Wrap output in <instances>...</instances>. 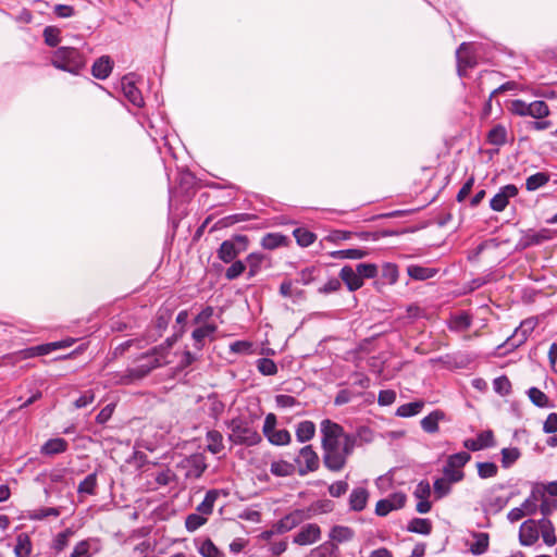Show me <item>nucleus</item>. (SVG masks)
<instances>
[{"label":"nucleus","mask_w":557,"mask_h":557,"mask_svg":"<svg viewBox=\"0 0 557 557\" xmlns=\"http://www.w3.org/2000/svg\"><path fill=\"white\" fill-rule=\"evenodd\" d=\"M322 460L324 467L332 472H341L356 445V436L345 433L342 425L330 419L320 424Z\"/></svg>","instance_id":"nucleus-1"},{"label":"nucleus","mask_w":557,"mask_h":557,"mask_svg":"<svg viewBox=\"0 0 557 557\" xmlns=\"http://www.w3.org/2000/svg\"><path fill=\"white\" fill-rule=\"evenodd\" d=\"M140 360H146V362L140 363L136 368L127 369L124 373L116 375V383L129 385L136 381L143 380L152 370L169 363L164 357L153 354V349L150 352L143 355Z\"/></svg>","instance_id":"nucleus-2"},{"label":"nucleus","mask_w":557,"mask_h":557,"mask_svg":"<svg viewBox=\"0 0 557 557\" xmlns=\"http://www.w3.org/2000/svg\"><path fill=\"white\" fill-rule=\"evenodd\" d=\"M228 441L235 445L255 446L261 441L252 422L245 418H234L227 423Z\"/></svg>","instance_id":"nucleus-3"},{"label":"nucleus","mask_w":557,"mask_h":557,"mask_svg":"<svg viewBox=\"0 0 557 557\" xmlns=\"http://www.w3.org/2000/svg\"><path fill=\"white\" fill-rule=\"evenodd\" d=\"M51 63L54 67L72 74H77L85 66L84 57L72 47L57 49L52 54Z\"/></svg>","instance_id":"nucleus-4"},{"label":"nucleus","mask_w":557,"mask_h":557,"mask_svg":"<svg viewBox=\"0 0 557 557\" xmlns=\"http://www.w3.org/2000/svg\"><path fill=\"white\" fill-rule=\"evenodd\" d=\"M295 467H298L299 475H306L314 472L320 467V458L311 445L300 448L298 455L294 459Z\"/></svg>","instance_id":"nucleus-5"},{"label":"nucleus","mask_w":557,"mask_h":557,"mask_svg":"<svg viewBox=\"0 0 557 557\" xmlns=\"http://www.w3.org/2000/svg\"><path fill=\"white\" fill-rule=\"evenodd\" d=\"M276 417L274 413H268L263 423V434L268 438V441L276 446L287 445L292 441L290 433L285 430H276Z\"/></svg>","instance_id":"nucleus-6"},{"label":"nucleus","mask_w":557,"mask_h":557,"mask_svg":"<svg viewBox=\"0 0 557 557\" xmlns=\"http://www.w3.org/2000/svg\"><path fill=\"white\" fill-rule=\"evenodd\" d=\"M247 243V237L243 235L224 240L218 250V256L225 263L232 262L242 251L246 250Z\"/></svg>","instance_id":"nucleus-7"},{"label":"nucleus","mask_w":557,"mask_h":557,"mask_svg":"<svg viewBox=\"0 0 557 557\" xmlns=\"http://www.w3.org/2000/svg\"><path fill=\"white\" fill-rule=\"evenodd\" d=\"M312 517L310 509H295L275 523L277 534L286 533Z\"/></svg>","instance_id":"nucleus-8"},{"label":"nucleus","mask_w":557,"mask_h":557,"mask_svg":"<svg viewBox=\"0 0 557 557\" xmlns=\"http://www.w3.org/2000/svg\"><path fill=\"white\" fill-rule=\"evenodd\" d=\"M407 500L406 494L401 492L394 493L387 498L380 499L375 505V513L380 517L387 516L393 510L401 509Z\"/></svg>","instance_id":"nucleus-9"},{"label":"nucleus","mask_w":557,"mask_h":557,"mask_svg":"<svg viewBox=\"0 0 557 557\" xmlns=\"http://www.w3.org/2000/svg\"><path fill=\"white\" fill-rule=\"evenodd\" d=\"M456 58L457 71L460 77L467 74L468 69H472L476 65V58L472 51V47L470 44H461L456 51Z\"/></svg>","instance_id":"nucleus-10"},{"label":"nucleus","mask_w":557,"mask_h":557,"mask_svg":"<svg viewBox=\"0 0 557 557\" xmlns=\"http://www.w3.org/2000/svg\"><path fill=\"white\" fill-rule=\"evenodd\" d=\"M321 534V528L317 523H307L294 535L293 543L300 546L312 545L320 541Z\"/></svg>","instance_id":"nucleus-11"},{"label":"nucleus","mask_w":557,"mask_h":557,"mask_svg":"<svg viewBox=\"0 0 557 557\" xmlns=\"http://www.w3.org/2000/svg\"><path fill=\"white\" fill-rule=\"evenodd\" d=\"M540 537L539 520L529 519L520 525L519 542L522 546H532Z\"/></svg>","instance_id":"nucleus-12"},{"label":"nucleus","mask_w":557,"mask_h":557,"mask_svg":"<svg viewBox=\"0 0 557 557\" xmlns=\"http://www.w3.org/2000/svg\"><path fill=\"white\" fill-rule=\"evenodd\" d=\"M518 195V188L513 184L503 186L499 191L491 199V209L496 212H502L507 207L509 199Z\"/></svg>","instance_id":"nucleus-13"},{"label":"nucleus","mask_w":557,"mask_h":557,"mask_svg":"<svg viewBox=\"0 0 557 557\" xmlns=\"http://www.w3.org/2000/svg\"><path fill=\"white\" fill-rule=\"evenodd\" d=\"M550 237L552 236H550L549 230L543 228L539 232H534V231L530 230L523 234V236L520 239L519 245L522 248H528L530 246L540 245L543 242L550 239Z\"/></svg>","instance_id":"nucleus-14"},{"label":"nucleus","mask_w":557,"mask_h":557,"mask_svg":"<svg viewBox=\"0 0 557 557\" xmlns=\"http://www.w3.org/2000/svg\"><path fill=\"white\" fill-rule=\"evenodd\" d=\"M537 324V321L534 319H527L520 323V325L516 329L512 335V345L519 346L527 341L529 335L533 332Z\"/></svg>","instance_id":"nucleus-15"},{"label":"nucleus","mask_w":557,"mask_h":557,"mask_svg":"<svg viewBox=\"0 0 557 557\" xmlns=\"http://www.w3.org/2000/svg\"><path fill=\"white\" fill-rule=\"evenodd\" d=\"M59 346L60 344L57 343L42 344L35 347L23 349L18 351L15 357L20 356L21 359H28L37 356H45L53 350L59 349Z\"/></svg>","instance_id":"nucleus-16"},{"label":"nucleus","mask_w":557,"mask_h":557,"mask_svg":"<svg viewBox=\"0 0 557 557\" xmlns=\"http://www.w3.org/2000/svg\"><path fill=\"white\" fill-rule=\"evenodd\" d=\"M122 89L125 98L134 106L141 107L144 104L141 92L135 86L134 82L126 76L122 79Z\"/></svg>","instance_id":"nucleus-17"},{"label":"nucleus","mask_w":557,"mask_h":557,"mask_svg":"<svg viewBox=\"0 0 557 557\" xmlns=\"http://www.w3.org/2000/svg\"><path fill=\"white\" fill-rule=\"evenodd\" d=\"M339 277L347 285L350 292H355L363 285V281L360 278V275L357 274V272L349 265L342 268Z\"/></svg>","instance_id":"nucleus-18"},{"label":"nucleus","mask_w":557,"mask_h":557,"mask_svg":"<svg viewBox=\"0 0 557 557\" xmlns=\"http://www.w3.org/2000/svg\"><path fill=\"white\" fill-rule=\"evenodd\" d=\"M369 499V492L364 487H356L349 495V506L354 511H361L366 508Z\"/></svg>","instance_id":"nucleus-19"},{"label":"nucleus","mask_w":557,"mask_h":557,"mask_svg":"<svg viewBox=\"0 0 557 557\" xmlns=\"http://www.w3.org/2000/svg\"><path fill=\"white\" fill-rule=\"evenodd\" d=\"M112 72V61L110 57L102 55L95 61L91 67L92 75L98 79H106Z\"/></svg>","instance_id":"nucleus-20"},{"label":"nucleus","mask_w":557,"mask_h":557,"mask_svg":"<svg viewBox=\"0 0 557 557\" xmlns=\"http://www.w3.org/2000/svg\"><path fill=\"white\" fill-rule=\"evenodd\" d=\"M216 331V326L214 324H205L196 330H194L191 337L194 339V346L196 349L200 350L205 346V339L207 337L212 338L213 334Z\"/></svg>","instance_id":"nucleus-21"},{"label":"nucleus","mask_w":557,"mask_h":557,"mask_svg":"<svg viewBox=\"0 0 557 557\" xmlns=\"http://www.w3.org/2000/svg\"><path fill=\"white\" fill-rule=\"evenodd\" d=\"M472 323V317L467 312L453 314L448 321V327L454 332H465Z\"/></svg>","instance_id":"nucleus-22"},{"label":"nucleus","mask_w":557,"mask_h":557,"mask_svg":"<svg viewBox=\"0 0 557 557\" xmlns=\"http://www.w3.org/2000/svg\"><path fill=\"white\" fill-rule=\"evenodd\" d=\"M355 532L349 527L345 525H335L331 529L329 537L332 543H335L336 545L338 543H345L349 542L354 539Z\"/></svg>","instance_id":"nucleus-23"},{"label":"nucleus","mask_w":557,"mask_h":557,"mask_svg":"<svg viewBox=\"0 0 557 557\" xmlns=\"http://www.w3.org/2000/svg\"><path fill=\"white\" fill-rule=\"evenodd\" d=\"M295 433L299 443H307L315 435V424L309 420L301 421L296 425Z\"/></svg>","instance_id":"nucleus-24"},{"label":"nucleus","mask_w":557,"mask_h":557,"mask_svg":"<svg viewBox=\"0 0 557 557\" xmlns=\"http://www.w3.org/2000/svg\"><path fill=\"white\" fill-rule=\"evenodd\" d=\"M540 533L544 543L548 546H553L557 543V537L555 534V528L553 522L547 518H542L539 520Z\"/></svg>","instance_id":"nucleus-25"},{"label":"nucleus","mask_w":557,"mask_h":557,"mask_svg":"<svg viewBox=\"0 0 557 557\" xmlns=\"http://www.w3.org/2000/svg\"><path fill=\"white\" fill-rule=\"evenodd\" d=\"M308 557H342L338 546L332 542H324L313 548Z\"/></svg>","instance_id":"nucleus-26"},{"label":"nucleus","mask_w":557,"mask_h":557,"mask_svg":"<svg viewBox=\"0 0 557 557\" xmlns=\"http://www.w3.org/2000/svg\"><path fill=\"white\" fill-rule=\"evenodd\" d=\"M67 442L64 438H51L41 447V454L47 456L62 454L67 449Z\"/></svg>","instance_id":"nucleus-27"},{"label":"nucleus","mask_w":557,"mask_h":557,"mask_svg":"<svg viewBox=\"0 0 557 557\" xmlns=\"http://www.w3.org/2000/svg\"><path fill=\"white\" fill-rule=\"evenodd\" d=\"M445 417L441 410H434L421 420V428L426 433H435L438 431V422Z\"/></svg>","instance_id":"nucleus-28"},{"label":"nucleus","mask_w":557,"mask_h":557,"mask_svg":"<svg viewBox=\"0 0 557 557\" xmlns=\"http://www.w3.org/2000/svg\"><path fill=\"white\" fill-rule=\"evenodd\" d=\"M296 471L295 463L286 460H275L271 462L270 472L275 476H289Z\"/></svg>","instance_id":"nucleus-29"},{"label":"nucleus","mask_w":557,"mask_h":557,"mask_svg":"<svg viewBox=\"0 0 557 557\" xmlns=\"http://www.w3.org/2000/svg\"><path fill=\"white\" fill-rule=\"evenodd\" d=\"M408 275L418 281H424L436 275L437 270L434 268H426L421 265H409L407 268Z\"/></svg>","instance_id":"nucleus-30"},{"label":"nucleus","mask_w":557,"mask_h":557,"mask_svg":"<svg viewBox=\"0 0 557 557\" xmlns=\"http://www.w3.org/2000/svg\"><path fill=\"white\" fill-rule=\"evenodd\" d=\"M218 497L219 492L216 490L208 491L203 500L197 506V511L202 516L211 515Z\"/></svg>","instance_id":"nucleus-31"},{"label":"nucleus","mask_w":557,"mask_h":557,"mask_svg":"<svg viewBox=\"0 0 557 557\" xmlns=\"http://www.w3.org/2000/svg\"><path fill=\"white\" fill-rule=\"evenodd\" d=\"M487 141L494 146H503L507 143V129L504 125H495L487 134Z\"/></svg>","instance_id":"nucleus-32"},{"label":"nucleus","mask_w":557,"mask_h":557,"mask_svg":"<svg viewBox=\"0 0 557 557\" xmlns=\"http://www.w3.org/2000/svg\"><path fill=\"white\" fill-rule=\"evenodd\" d=\"M424 407V401L418 400L413 403H408L399 406L396 410V416L401 418H409L417 416L421 412Z\"/></svg>","instance_id":"nucleus-33"},{"label":"nucleus","mask_w":557,"mask_h":557,"mask_svg":"<svg viewBox=\"0 0 557 557\" xmlns=\"http://www.w3.org/2000/svg\"><path fill=\"white\" fill-rule=\"evenodd\" d=\"M32 553V542L26 533H21L16 537L14 554L16 557H28Z\"/></svg>","instance_id":"nucleus-34"},{"label":"nucleus","mask_w":557,"mask_h":557,"mask_svg":"<svg viewBox=\"0 0 557 557\" xmlns=\"http://www.w3.org/2000/svg\"><path fill=\"white\" fill-rule=\"evenodd\" d=\"M407 530L412 533L428 535L432 531V523L429 519L413 518L409 522Z\"/></svg>","instance_id":"nucleus-35"},{"label":"nucleus","mask_w":557,"mask_h":557,"mask_svg":"<svg viewBox=\"0 0 557 557\" xmlns=\"http://www.w3.org/2000/svg\"><path fill=\"white\" fill-rule=\"evenodd\" d=\"M207 448L212 454H219L224 449L223 435L219 431H209L207 433Z\"/></svg>","instance_id":"nucleus-36"},{"label":"nucleus","mask_w":557,"mask_h":557,"mask_svg":"<svg viewBox=\"0 0 557 557\" xmlns=\"http://www.w3.org/2000/svg\"><path fill=\"white\" fill-rule=\"evenodd\" d=\"M287 244V238L278 233H269L263 236L261 245L264 249H275Z\"/></svg>","instance_id":"nucleus-37"},{"label":"nucleus","mask_w":557,"mask_h":557,"mask_svg":"<svg viewBox=\"0 0 557 557\" xmlns=\"http://www.w3.org/2000/svg\"><path fill=\"white\" fill-rule=\"evenodd\" d=\"M330 256L334 259H362L368 256V251L359 248L332 251Z\"/></svg>","instance_id":"nucleus-38"},{"label":"nucleus","mask_w":557,"mask_h":557,"mask_svg":"<svg viewBox=\"0 0 557 557\" xmlns=\"http://www.w3.org/2000/svg\"><path fill=\"white\" fill-rule=\"evenodd\" d=\"M475 541L470 545V552L473 555H482L484 554L488 548V534L487 533H475L474 534Z\"/></svg>","instance_id":"nucleus-39"},{"label":"nucleus","mask_w":557,"mask_h":557,"mask_svg":"<svg viewBox=\"0 0 557 557\" xmlns=\"http://www.w3.org/2000/svg\"><path fill=\"white\" fill-rule=\"evenodd\" d=\"M95 543L96 542L91 539L78 542L74 546L70 557H91V549L94 548Z\"/></svg>","instance_id":"nucleus-40"},{"label":"nucleus","mask_w":557,"mask_h":557,"mask_svg":"<svg viewBox=\"0 0 557 557\" xmlns=\"http://www.w3.org/2000/svg\"><path fill=\"white\" fill-rule=\"evenodd\" d=\"M549 181V176L544 172L535 173L531 176H529L525 181V188L529 191H534L539 189L540 187L547 184Z\"/></svg>","instance_id":"nucleus-41"},{"label":"nucleus","mask_w":557,"mask_h":557,"mask_svg":"<svg viewBox=\"0 0 557 557\" xmlns=\"http://www.w3.org/2000/svg\"><path fill=\"white\" fill-rule=\"evenodd\" d=\"M74 535V531L72 529H65L63 532H60L52 542V549L55 553L62 552L70 543L71 537Z\"/></svg>","instance_id":"nucleus-42"},{"label":"nucleus","mask_w":557,"mask_h":557,"mask_svg":"<svg viewBox=\"0 0 557 557\" xmlns=\"http://www.w3.org/2000/svg\"><path fill=\"white\" fill-rule=\"evenodd\" d=\"M549 114L548 106L543 100H536L529 103V113L528 116H532L534 119H543Z\"/></svg>","instance_id":"nucleus-43"},{"label":"nucleus","mask_w":557,"mask_h":557,"mask_svg":"<svg viewBox=\"0 0 557 557\" xmlns=\"http://www.w3.org/2000/svg\"><path fill=\"white\" fill-rule=\"evenodd\" d=\"M528 396L532 404L540 408L549 407V400L545 393L537 387H531L528 389Z\"/></svg>","instance_id":"nucleus-44"},{"label":"nucleus","mask_w":557,"mask_h":557,"mask_svg":"<svg viewBox=\"0 0 557 557\" xmlns=\"http://www.w3.org/2000/svg\"><path fill=\"white\" fill-rule=\"evenodd\" d=\"M293 234L301 247L310 246L317 238L312 232L301 227L294 230Z\"/></svg>","instance_id":"nucleus-45"},{"label":"nucleus","mask_w":557,"mask_h":557,"mask_svg":"<svg viewBox=\"0 0 557 557\" xmlns=\"http://www.w3.org/2000/svg\"><path fill=\"white\" fill-rule=\"evenodd\" d=\"M198 552L203 557H222L221 552L210 539H206L200 543Z\"/></svg>","instance_id":"nucleus-46"},{"label":"nucleus","mask_w":557,"mask_h":557,"mask_svg":"<svg viewBox=\"0 0 557 557\" xmlns=\"http://www.w3.org/2000/svg\"><path fill=\"white\" fill-rule=\"evenodd\" d=\"M502 465L504 468L511 467L520 457V450L516 447L502 449Z\"/></svg>","instance_id":"nucleus-47"},{"label":"nucleus","mask_w":557,"mask_h":557,"mask_svg":"<svg viewBox=\"0 0 557 557\" xmlns=\"http://www.w3.org/2000/svg\"><path fill=\"white\" fill-rule=\"evenodd\" d=\"M97 486L96 473L88 474L78 485L77 492L92 495Z\"/></svg>","instance_id":"nucleus-48"},{"label":"nucleus","mask_w":557,"mask_h":557,"mask_svg":"<svg viewBox=\"0 0 557 557\" xmlns=\"http://www.w3.org/2000/svg\"><path fill=\"white\" fill-rule=\"evenodd\" d=\"M476 468L481 479L494 478L498 472V468L494 462H478Z\"/></svg>","instance_id":"nucleus-49"},{"label":"nucleus","mask_w":557,"mask_h":557,"mask_svg":"<svg viewBox=\"0 0 557 557\" xmlns=\"http://www.w3.org/2000/svg\"><path fill=\"white\" fill-rule=\"evenodd\" d=\"M493 386L494 391L502 396H507L511 392V383L505 375L496 377L493 382Z\"/></svg>","instance_id":"nucleus-50"},{"label":"nucleus","mask_w":557,"mask_h":557,"mask_svg":"<svg viewBox=\"0 0 557 557\" xmlns=\"http://www.w3.org/2000/svg\"><path fill=\"white\" fill-rule=\"evenodd\" d=\"M207 522V518L200 513H190L186 517L185 527L189 532H194Z\"/></svg>","instance_id":"nucleus-51"},{"label":"nucleus","mask_w":557,"mask_h":557,"mask_svg":"<svg viewBox=\"0 0 557 557\" xmlns=\"http://www.w3.org/2000/svg\"><path fill=\"white\" fill-rule=\"evenodd\" d=\"M257 369L263 375H274L277 372V367L272 359L261 358L257 361Z\"/></svg>","instance_id":"nucleus-52"},{"label":"nucleus","mask_w":557,"mask_h":557,"mask_svg":"<svg viewBox=\"0 0 557 557\" xmlns=\"http://www.w3.org/2000/svg\"><path fill=\"white\" fill-rule=\"evenodd\" d=\"M540 492L536 491V490H533L530 497H528L521 505L520 508H522L523 510H525V515L529 516V515H534L537 510V500H539V497H540Z\"/></svg>","instance_id":"nucleus-53"},{"label":"nucleus","mask_w":557,"mask_h":557,"mask_svg":"<svg viewBox=\"0 0 557 557\" xmlns=\"http://www.w3.org/2000/svg\"><path fill=\"white\" fill-rule=\"evenodd\" d=\"M360 278H373L377 275V268L373 263H359L355 270Z\"/></svg>","instance_id":"nucleus-54"},{"label":"nucleus","mask_w":557,"mask_h":557,"mask_svg":"<svg viewBox=\"0 0 557 557\" xmlns=\"http://www.w3.org/2000/svg\"><path fill=\"white\" fill-rule=\"evenodd\" d=\"M471 459V456L467 451H460L454 455H450L447 459V462L450 463V467H455L459 470Z\"/></svg>","instance_id":"nucleus-55"},{"label":"nucleus","mask_w":557,"mask_h":557,"mask_svg":"<svg viewBox=\"0 0 557 557\" xmlns=\"http://www.w3.org/2000/svg\"><path fill=\"white\" fill-rule=\"evenodd\" d=\"M444 479H447L451 483H457L463 479L462 470H459L455 467H450V463L446 461V465L443 469Z\"/></svg>","instance_id":"nucleus-56"},{"label":"nucleus","mask_w":557,"mask_h":557,"mask_svg":"<svg viewBox=\"0 0 557 557\" xmlns=\"http://www.w3.org/2000/svg\"><path fill=\"white\" fill-rule=\"evenodd\" d=\"M45 42L50 47H55L60 42V30L53 26H47L44 29Z\"/></svg>","instance_id":"nucleus-57"},{"label":"nucleus","mask_w":557,"mask_h":557,"mask_svg":"<svg viewBox=\"0 0 557 557\" xmlns=\"http://www.w3.org/2000/svg\"><path fill=\"white\" fill-rule=\"evenodd\" d=\"M263 260H264V256L261 253H257V252H252L247 257V263L249 267L250 276H253L257 274Z\"/></svg>","instance_id":"nucleus-58"},{"label":"nucleus","mask_w":557,"mask_h":557,"mask_svg":"<svg viewBox=\"0 0 557 557\" xmlns=\"http://www.w3.org/2000/svg\"><path fill=\"white\" fill-rule=\"evenodd\" d=\"M508 110L519 116H528L529 113V103H527L523 100L516 99L512 100L509 106Z\"/></svg>","instance_id":"nucleus-59"},{"label":"nucleus","mask_w":557,"mask_h":557,"mask_svg":"<svg viewBox=\"0 0 557 557\" xmlns=\"http://www.w3.org/2000/svg\"><path fill=\"white\" fill-rule=\"evenodd\" d=\"M450 485H451V482H449L447 479H444V478L436 479L433 484V487H434V493L436 494L437 498H442V497L446 496L450 492Z\"/></svg>","instance_id":"nucleus-60"},{"label":"nucleus","mask_w":557,"mask_h":557,"mask_svg":"<svg viewBox=\"0 0 557 557\" xmlns=\"http://www.w3.org/2000/svg\"><path fill=\"white\" fill-rule=\"evenodd\" d=\"M275 403L281 408H293L300 405V403L294 396L286 394L276 395Z\"/></svg>","instance_id":"nucleus-61"},{"label":"nucleus","mask_w":557,"mask_h":557,"mask_svg":"<svg viewBox=\"0 0 557 557\" xmlns=\"http://www.w3.org/2000/svg\"><path fill=\"white\" fill-rule=\"evenodd\" d=\"M246 265L242 261H235L232 265L226 270L225 276L227 280H235L239 275L244 273Z\"/></svg>","instance_id":"nucleus-62"},{"label":"nucleus","mask_w":557,"mask_h":557,"mask_svg":"<svg viewBox=\"0 0 557 557\" xmlns=\"http://www.w3.org/2000/svg\"><path fill=\"white\" fill-rule=\"evenodd\" d=\"M348 491L346 481H336L329 486V493L332 497H341Z\"/></svg>","instance_id":"nucleus-63"},{"label":"nucleus","mask_w":557,"mask_h":557,"mask_svg":"<svg viewBox=\"0 0 557 557\" xmlns=\"http://www.w3.org/2000/svg\"><path fill=\"white\" fill-rule=\"evenodd\" d=\"M396 400V393L393 389L380 391L377 403L380 406H389Z\"/></svg>","instance_id":"nucleus-64"}]
</instances>
